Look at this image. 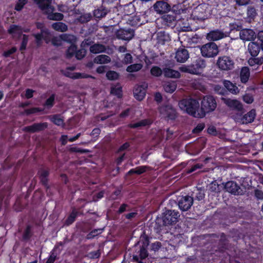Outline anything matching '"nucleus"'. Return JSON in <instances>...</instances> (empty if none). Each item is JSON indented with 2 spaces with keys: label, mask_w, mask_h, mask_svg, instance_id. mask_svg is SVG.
I'll return each mask as SVG.
<instances>
[{
  "label": "nucleus",
  "mask_w": 263,
  "mask_h": 263,
  "mask_svg": "<svg viewBox=\"0 0 263 263\" xmlns=\"http://www.w3.org/2000/svg\"><path fill=\"white\" fill-rule=\"evenodd\" d=\"M179 107L189 115L195 118H200V104L196 99H183L179 102Z\"/></svg>",
  "instance_id": "f257e3e1"
},
{
  "label": "nucleus",
  "mask_w": 263,
  "mask_h": 263,
  "mask_svg": "<svg viewBox=\"0 0 263 263\" xmlns=\"http://www.w3.org/2000/svg\"><path fill=\"white\" fill-rule=\"evenodd\" d=\"M135 11L134 6L130 3L116 5V26L125 24V19L130 17Z\"/></svg>",
  "instance_id": "f03ea898"
},
{
  "label": "nucleus",
  "mask_w": 263,
  "mask_h": 263,
  "mask_svg": "<svg viewBox=\"0 0 263 263\" xmlns=\"http://www.w3.org/2000/svg\"><path fill=\"white\" fill-rule=\"evenodd\" d=\"M180 217L179 213L175 210H166L163 214L162 218L158 217L156 220L157 228H161L164 226L175 224Z\"/></svg>",
  "instance_id": "7ed1b4c3"
},
{
  "label": "nucleus",
  "mask_w": 263,
  "mask_h": 263,
  "mask_svg": "<svg viewBox=\"0 0 263 263\" xmlns=\"http://www.w3.org/2000/svg\"><path fill=\"white\" fill-rule=\"evenodd\" d=\"M217 107L215 98L211 95H206L202 98L200 107V118L204 117L207 114L213 112Z\"/></svg>",
  "instance_id": "20e7f679"
},
{
  "label": "nucleus",
  "mask_w": 263,
  "mask_h": 263,
  "mask_svg": "<svg viewBox=\"0 0 263 263\" xmlns=\"http://www.w3.org/2000/svg\"><path fill=\"white\" fill-rule=\"evenodd\" d=\"M206 63L204 60L198 58L193 61L191 64L185 68L184 71L193 74H200L205 67Z\"/></svg>",
  "instance_id": "39448f33"
},
{
  "label": "nucleus",
  "mask_w": 263,
  "mask_h": 263,
  "mask_svg": "<svg viewBox=\"0 0 263 263\" xmlns=\"http://www.w3.org/2000/svg\"><path fill=\"white\" fill-rule=\"evenodd\" d=\"M201 55L206 58H213L216 56L219 49L217 45L214 42H210L202 45L200 47Z\"/></svg>",
  "instance_id": "423d86ee"
},
{
  "label": "nucleus",
  "mask_w": 263,
  "mask_h": 263,
  "mask_svg": "<svg viewBox=\"0 0 263 263\" xmlns=\"http://www.w3.org/2000/svg\"><path fill=\"white\" fill-rule=\"evenodd\" d=\"M208 6L205 3H202L195 7L192 14V16L194 20L203 21L208 18Z\"/></svg>",
  "instance_id": "0eeeda50"
},
{
  "label": "nucleus",
  "mask_w": 263,
  "mask_h": 263,
  "mask_svg": "<svg viewBox=\"0 0 263 263\" xmlns=\"http://www.w3.org/2000/svg\"><path fill=\"white\" fill-rule=\"evenodd\" d=\"M216 64L220 70L228 71L234 68L235 63L230 56L222 55L218 57Z\"/></svg>",
  "instance_id": "6e6552de"
},
{
  "label": "nucleus",
  "mask_w": 263,
  "mask_h": 263,
  "mask_svg": "<svg viewBox=\"0 0 263 263\" xmlns=\"http://www.w3.org/2000/svg\"><path fill=\"white\" fill-rule=\"evenodd\" d=\"M160 115L167 120H175L177 117L176 110L171 105H164L158 108Z\"/></svg>",
  "instance_id": "1a4fd4ad"
},
{
  "label": "nucleus",
  "mask_w": 263,
  "mask_h": 263,
  "mask_svg": "<svg viewBox=\"0 0 263 263\" xmlns=\"http://www.w3.org/2000/svg\"><path fill=\"white\" fill-rule=\"evenodd\" d=\"M76 69L75 66H71L67 67L65 70L62 71L63 74L66 77L69 78L73 80L79 79H87V78H92L95 79V77L90 75L89 74H87L85 73H81V72H71L70 71H73Z\"/></svg>",
  "instance_id": "9d476101"
},
{
  "label": "nucleus",
  "mask_w": 263,
  "mask_h": 263,
  "mask_svg": "<svg viewBox=\"0 0 263 263\" xmlns=\"http://www.w3.org/2000/svg\"><path fill=\"white\" fill-rule=\"evenodd\" d=\"M36 27L37 29L41 30V32L34 34L33 35L37 45L40 46L42 43V40H46V36L49 35L50 32L48 29L44 28V24L42 23L36 22Z\"/></svg>",
  "instance_id": "9b49d317"
},
{
  "label": "nucleus",
  "mask_w": 263,
  "mask_h": 263,
  "mask_svg": "<svg viewBox=\"0 0 263 263\" xmlns=\"http://www.w3.org/2000/svg\"><path fill=\"white\" fill-rule=\"evenodd\" d=\"M119 27V29H116V38L129 41L134 37L135 32L133 29L130 28L123 27L122 25H121Z\"/></svg>",
  "instance_id": "f8f14e48"
},
{
  "label": "nucleus",
  "mask_w": 263,
  "mask_h": 263,
  "mask_svg": "<svg viewBox=\"0 0 263 263\" xmlns=\"http://www.w3.org/2000/svg\"><path fill=\"white\" fill-rule=\"evenodd\" d=\"M125 24L129 25L131 26L139 27L147 22L144 15H135L131 16L129 18H125Z\"/></svg>",
  "instance_id": "ddd939ff"
},
{
  "label": "nucleus",
  "mask_w": 263,
  "mask_h": 263,
  "mask_svg": "<svg viewBox=\"0 0 263 263\" xmlns=\"http://www.w3.org/2000/svg\"><path fill=\"white\" fill-rule=\"evenodd\" d=\"M153 9L157 13L162 14L168 12L171 9V5L164 0L157 1L153 5Z\"/></svg>",
  "instance_id": "4468645a"
},
{
  "label": "nucleus",
  "mask_w": 263,
  "mask_h": 263,
  "mask_svg": "<svg viewBox=\"0 0 263 263\" xmlns=\"http://www.w3.org/2000/svg\"><path fill=\"white\" fill-rule=\"evenodd\" d=\"M47 127L48 123L47 122L34 123L31 125L25 126L23 130L26 133H35L43 131Z\"/></svg>",
  "instance_id": "2eb2a0df"
},
{
  "label": "nucleus",
  "mask_w": 263,
  "mask_h": 263,
  "mask_svg": "<svg viewBox=\"0 0 263 263\" xmlns=\"http://www.w3.org/2000/svg\"><path fill=\"white\" fill-rule=\"evenodd\" d=\"M193 203V198L189 196L180 197L178 200V204L180 209L183 211L190 209Z\"/></svg>",
  "instance_id": "dca6fc26"
},
{
  "label": "nucleus",
  "mask_w": 263,
  "mask_h": 263,
  "mask_svg": "<svg viewBox=\"0 0 263 263\" xmlns=\"http://www.w3.org/2000/svg\"><path fill=\"white\" fill-rule=\"evenodd\" d=\"M224 103L231 110L243 113V108L241 103L236 99H224Z\"/></svg>",
  "instance_id": "f3484780"
},
{
  "label": "nucleus",
  "mask_w": 263,
  "mask_h": 263,
  "mask_svg": "<svg viewBox=\"0 0 263 263\" xmlns=\"http://www.w3.org/2000/svg\"><path fill=\"white\" fill-rule=\"evenodd\" d=\"M240 39L245 41H254L256 37V33L252 29H243L239 32Z\"/></svg>",
  "instance_id": "a211bd4d"
},
{
  "label": "nucleus",
  "mask_w": 263,
  "mask_h": 263,
  "mask_svg": "<svg viewBox=\"0 0 263 263\" xmlns=\"http://www.w3.org/2000/svg\"><path fill=\"white\" fill-rule=\"evenodd\" d=\"M242 114L243 113H240L238 119H240L239 122L242 124H247L254 121L256 117V111L255 109H253L247 114L243 115H242Z\"/></svg>",
  "instance_id": "6ab92c4d"
},
{
  "label": "nucleus",
  "mask_w": 263,
  "mask_h": 263,
  "mask_svg": "<svg viewBox=\"0 0 263 263\" xmlns=\"http://www.w3.org/2000/svg\"><path fill=\"white\" fill-rule=\"evenodd\" d=\"M189 58V51L184 48H179L175 55L177 61L180 63L185 62Z\"/></svg>",
  "instance_id": "aec40b11"
},
{
  "label": "nucleus",
  "mask_w": 263,
  "mask_h": 263,
  "mask_svg": "<svg viewBox=\"0 0 263 263\" xmlns=\"http://www.w3.org/2000/svg\"><path fill=\"white\" fill-rule=\"evenodd\" d=\"M153 123V121L149 118L142 119L137 122L130 123L128 126L130 128H137L140 127L149 126Z\"/></svg>",
  "instance_id": "412c9836"
},
{
  "label": "nucleus",
  "mask_w": 263,
  "mask_h": 263,
  "mask_svg": "<svg viewBox=\"0 0 263 263\" xmlns=\"http://www.w3.org/2000/svg\"><path fill=\"white\" fill-rule=\"evenodd\" d=\"M135 98L139 101H142L146 95V89L142 85H138L133 90Z\"/></svg>",
  "instance_id": "4be33fe9"
},
{
  "label": "nucleus",
  "mask_w": 263,
  "mask_h": 263,
  "mask_svg": "<svg viewBox=\"0 0 263 263\" xmlns=\"http://www.w3.org/2000/svg\"><path fill=\"white\" fill-rule=\"evenodd\" d=\"M247 21L249 23H252L254 21L257 15V11L256 8L253 6H249L247 9Z\"/></svg>",
  "instance_id": "5701e85b"
},
{
  "label": "nucleus",
  "mask_w": 263,
  "mask_h": 263,
  "mask_svg": "<svg viewBox=\"0 0 263 263\" xmlns=\"http://www.w3.org/2000/svg\"><path fill=\"white\" fill-rule=\"evenodd\" d=\"M248 51L253 57H256L258 55L260 50L259 44L256 42H251L248 46Z\"/></svg>",
  "instance_id": "b1692460"
},
{
  "label": "nucleus",
  "mask_w": 263,
  "mask_h": 263,
  "mask_svg": "<svg viewBox=\"0 0 263 263\" xmlns=\"http://www.w3.org/2000/svg\"><path fill=\"white\" fill-rule=\"evenodd\" d=\"M226 190L232 194H238L239 193V186L234 181H229L225 185Z\"/></svg>",
  "instance_id": "393cba45"
},
{
  "label": "nucleus",
  "mask_w": 263,
  "mask_h": 263,
  "mask_svg": "<svg viewBox=\"0 0 263 263\" xmlns=\"http://www.w3.org/2000/svg\"><path fill=\"white\" fill-rule=\"evenodd\" d=\"M223 37V32L219 30L211 31L207 35L208 39L213 41L219 40Z\"/></svg>",
  "instance_id": "a878e982"
},
{
  "label": "nucleus",
  "mask_w": 263,
  "mask_h": 263,
  "mask_svg": "<svg viewBox=\"0 0 263 263\" xmlns=\"http://www.w3.org/2000/svg\"><path fill=\"white\" fill-rule=\"evenodd\" d=\"M223 84L226 90H227V92L229 91L235 95L239 92L238 88L230 81L225 80L223 81Z\"/></svg>",
  "instance_id": "bb28decb"
},
{
  "label": "nucleus",
  "mask_w": 263,
  "mask_h": 263,
  "mask_svg": "<svg viewBox=\"0 0 263 263\" xmlns=\"http://www.w3.org/2000/svg\"><path fill=\"white\" fill-rule=\"evenodd\" d=\"M164 76L170 78H179L180 77V72L170 68H163Z\"/></svg>",
  "instance_id": "cd10ccee"
},
{
  "label": "nucleus",
  "mask_w": 263,
  "mask_h": 263,
  "mask_svg": "<svg viewBox=\"0 0 263 263\" xmlns=\"http://www.w3.org/2000/svg\"><path fill=\"white\" fill-rule=\"evenodd\" d=\"M250 72L248 67H243L241 69L240 73V81L242 83H246L250 78Z\"/></svg>",
  "instance_id": "c85d7f7f"
},
{
  "label": "nucleus",
  "mask_w": 263,
  "mask_h": 263,
  "mask_svg": "<svg viewBox=\"0 0 263 263\" xmlns=\"http://www.w3.org/2000/svg\"><path fill=\"white\" fill-rule=\"evenodd\" d=\"M110 58L105 54H101L97 56L93 59L94 63L102 64H107L110 62Z\"/></svg>",
  "instance_id": "c756f323"
},
{
  "label": "nucleus",
  "mask_w": 263,
  "mask_h": 263,
  "mask_svg": "<svg viewBox=\"0 0 263 263\" xmlns=\"http://www.w3.org/2000/svg\"><path fill=\"white\" fill-rule=\"evenodd\" d=\"M52 28L55 31L59 32H66L68 30L67 25L61 22L53 23L52 24Z\"/></svg>",
  "instance_id": "7c9ffc66"
},
{
  "label": "nucleus",
  "mask_w": 263,
  "mask_h": 263,
  "mask_svg": "<svg viewBox=\"0 0 263 263\" xmlns=\"http://www.w3.org/2000/svg\"><path fill=\"white\" fill-rule=\"evenodd\" d=\"M89 50L90 52L97 54L105 52L106 50V47L102 44H95L90 46Z\"/></svg>",
  "instance_id": "2f4dec72"
},
{
  "label": "nucleus",
  "mask_w": 263,
  "mask_h": 263,
  "mask_svg": "<svg viewBox=\"0 0 263 263\" xmlns=\"http://www.w3.org/2000/svg\"><path fill=\"white\" fill-rule=\"evenodd\" d=\"M48 119L51 122L56 125L60 126L64 124V119L61 117V115L55 114L48 116Z\"/></svg>",
  "instance_id": "473e14b6"
},
{
  "label": "nucleus",
  "mask_w": 263,
  "mask_h": 263,
  "mask_svg": "<svg viewBox=\"0 0 263 263\" xmlns=\"http://www.w3.org/2000/svg\"><path fill=\"white\" fill-rule=\"evenodd\" d=\"M163 22L168 26H174L176 22V16L171 14H165L162 16Z\"/></svg>",
  "instance_id": "72a5a7b5"
},
{
  "label": "nucleus",
  "mask_w": 263,
  "mask_h": 263,
  "mask_svg": "<svg viewBox=\"0 0 263 263\" xmlns=\"http://www.w3.org/2000/svg\"><path fill=\"white\" fill-rule=\"evenodd\" d=\"M248 62L249 65L251 66H255L256 65H261L263 64V57L256 58V57H252L249 58Z\"/></svg>",
  "instance_id": "f704fd0d"
},
{
  "label": "nucleus",
  "mask_w": 263,
  "mask_h": 263,
  "mask_svg": "<svg viewBox=\"0 0 263 263\" xmlns=\"http://www.w3.org/2000/svg\"><path fill=\"white\" fill-rule=\"evenodd\" d=\"M77 50V47L74 44H72L67 49L66 52V58L70 59L72 58L74 55H76V53Z\"/></svg>",
  "instance_id": "c9c22d12"
},
{
  "label": "nucleus",
  "mask_w": 263,
  "mask_h": 263,
  "mask_svg": "<svg viewBox=\"0 0 263 263\" xmlns=\"http://www.w3.org/2000/svg\"><path fill=\"white\" fill-rule=\"evenodd\" d=\"M143 67V65L141 63H136L131 64L126 68V71L128 72H137L140 70Z\"/></svg>",
  "instance_id": "e433bc0d"
},
{
  "label": "nucleus",
  "mask_w": 263,
  "mask_h": 263,
  "mask_svg": "<svg viewBox=\"0 0 263 263\" xmlns=\"http://www.w3.org/2000/svg\"><path fill=\"white\" fill-rule=\"evenodd\" d=\"M150 73L154 77H159L163 73V69L162 70L159 66H153L150 70Z\"/></svg>",
  "instance_id": "4c0bfd02"
},
{
  "label": "nucleus",
  "mask_w": 263,
  "mask_h": 263,
  "mask_svg": "<svg viewBox=\"0 0 263 263\" xmlns=\"http://www.w3.org/2000/svg\"><path fill=\"white\" fill-rule=\"evenodd\" d=\"M47 18L50 20L62 21L64 18V15L59 12L50 13L48 14Z\"/></svg>",
  "instance_id": "58836bf2"
},
{
  "label": "nucleus",
  "mask_w": 263,
  "mask_h": 263,
  "mask_svg": "<svg viewBox=\"0 0 263 263\" xmlns=\"http://www.w3.org/2000/svg\"><path fill=\"white\" fill-rule=\"evenodd\" d=\"M45 1L46 0H34V2L42 10H45L49 8V3L50 2L49 1V3H45Z\"/></svg>",
  "instance_id": "ea45409f"
},
{
  "label": "nucleus",
  "mask_w": 263,
  "mask_h": 263,
  "mask_svg": "<svg viewBox=\"0 0 263 263\" xmlns=\"http://www.w3.org/2000/svg\"><path fill=\"white\" fill-rule=\"evenodd\" d=\"M214 90L216 93L221 96H226L228 94L227 90L225 87H222L219 85H216L214 86Z\"/></svg>",
  "instance_id": "a19ab883"
},
{
  "label": "nucleus",
  "mask_w": 263,
  "mask_h": 263,
  "mask_svg": "<svg viewBox=\"0 0 263 263\" xmlns=\"http://www.w3.org/2000/svg\"><path fill=\"white\" fill-rule=\"evenodd\" d=\"M55 95L52 94L45 101L44 105L48 108L53 107L54 104Z\"/></svg>",
  "instance_id": "79ce46f5"
},
{
  "label": "nucleus",
  "mask_w": 263,
  "mask_h": 263,
  "mask_svg": "<svg viewBox=\"0 0 263 263\" xmlns=\"http://www.w3.org/2000/svg\"><path fill=\"white\" fill-rule=\"evenodd\" d=\"M27 3L28 0H17L16 2L14 9L17 11H21Z\"/></svg>",
  "instance_id": "37998d69"
},
{
  "label": "nucleus",
  "mask_w": 263,
  "mask_h": 263,
  "mask_svg": "<svg viewBox=\"0 0 263 263\" xmlns=\"http://www.w3.org/2000/svg\"><path fill=\"white\" fill-rule=\"evenodd\" d=\"M106 14V10L104 9H98L97 10H95L93 12L94 16L98 18H101L105 16Z\"/></svg>",
  "instance_id": "c03bdc74"
},
{
  "label": "nucleus",
  "mask_w": 263,
  "mask_h": 263,
  "mask_svg": "<svg viewBox=\"0 0 263 263\" xmlns=\"http://www.w3.org/2000/svg\"><path fill=\"white\" fill-rule=\"evenodd\" d=\"M17 31H22L21 27L16 25H11L8 30V33L13 34L15 33Z\"/></svg>",
  "instance_id": "a18cd8bd"
},
{
  "label": "nucleus",
  "mask_w": 263,
  "mask_h": 263,
  "mask_svg": "<svg viewBox=\"0 0 263 263\" xmlns=\"http://www.w3.org/2000/svg\"><path fill=\"white\" fill-rule=\"evenodd\" d=\"M28 42V36L26 34H24L23 35V38L20 50L21 51L25 50L26 49V47Z\"/></svg>",
  "instance_id": "49530a36"
},
{
  "label": "nucleus",
  "mask_w": 263,
  "mask_h": 263,
  "mask_svg": "<svg viewBox=\"0 0 263 263\" xmlns=\"http://www.w3.org/2000/svg\"><path fill=\"white\" fill-rule=\"evenodd\" d=\"M164 88L166 92L171 93L176 90V85L175 83H168L164 86Z\"/></svg>",
  "instance_id": "de8ad7c7"
},
{
  "label": "nucleus",
  "mask_w": 263,
  "mask_h": 263,
  "mask_svg": "<svg viewBox=\"0 0 263 263\" xmlns=\"http://www.w3.org/2000/svg\"><path fill=\"white\" fill-rule=\"evenodd\" d=\"M147 169V167L146 166H139L137 167L135 169L131 170L130 171H129L128 173L129 174H132L134 173L138 175H140L146 171Z\"/></svg>",
  "instance_id": "09e8293b"
},
{
  "label": "nucleus",
  "mask_w": 263,
  "mask_h": 263,
  "mask_svg": "<svg viewBox=\"0 0 263 263\" xmlns=\"http://www.w3.org/2000/svg\"><path fill=\"white\" fill-rule=\"evenodd\" d=\"M123 55L122 62L124 64H127L132 63L133 57L130 53H125Z\"/></svg>",
  "instance_id": "8fccbe9b"
},
{
  "label": "nucleus",
  "mask_w": 263,
  "mask_h": 263,
  "mask_svg": "<svg viewBox=\"0 0 263 263\" xmlns=\"http://www.w3.org/2000/svg\"><path fill=\"white\" fill-rule=\"evenodd\" d=\"M209 189L212 192H216L219 190V185L216 181H214L209 184Z\"/></svg>",
  "instance_id": "3c124183"
},
{
  "label": "nucleus",
  "mask_w": 263,
  "mask_h": 263,
  "mask_svg": "<svg viewBox=\"0 0 263 263\" xmlns=\"http://www.w3.org/2000/svg\"><path fill=\"white\" fill-rule=\"evenodd\" d=\"M204 127L205 124L204 123H198L196 125V126L193 129L192 133L193 134H199L202 131Z\"/></svg>",
  "instance_id": "603ef678"
},
{
  "label": "nucleus",
  "mask_w": 263,
  "mask_h": 263,
  "mask_svg": "<svg viewBox=\"0 0 263 263\" xmlns=\"http://www.w3.org/2000/svg\"><path fill=\"white\" fill-rule=\"evenodd\" d=\"M103 229H99L92 231L88 235L87 238L91 239L93 238L94 237L97 236L98 235L101 234L103 232Z\"/></svg>",
  "instance_id": "864d4df0"
},
{
  "label": "nucleus",
  "mask_w": 263,
  "mask_h": 263,
  "mask_svg": "<svg viewBox=\"0 0 263 263\" xmlns=\"http://www.w3.org/2000/svg\"><path fill=\"white\" fill-rule=\"evenodd\" d=\"M70 151L72 152L79 153L81 154L87 153L89 152L88 149H83L76 146L71 147Z\"/></svg>",
  "instance_id": "5fc2aeb1"
},
{
  "label": "nucleus",
  "mask_w": 263,
  "mask_h": 263,
  "mask_svg": "<svg viewBox=\"0 0 263 263\" xmlns=\"http://www.w3.org/2000/svg\"><path fill=\"white\" fill-rule=\"evenodd\" d=\"M91 19V16L88 15H81L78 18V20L81 23H86L89 22Z\"/></svg>",
  "instance_id": "6e6d98bb"
},
{
  "label": "nucleus",
  "mask_w": 263,
  "mask_h": 263,
  "mask_svg": "<svg viewBox=\"0 0 263 263\" xmlns=\"http://www.w3.org/2000/svg\"><path fill=\"white\" fill-rule=\"evenodd\" d=\"M17 50V48L16 47H13L11 49L5 51L3 53V56L5 58H8L10 57V55L14 53H15Z\"/></svg>",
  "instance_id": "4d7b16f0"
},
{
  "label": "nucleus",
  "mask_w": 263,
  "mask_h": 263,
  "mask_svg": "<svg viewBox=\"0 0 263 263\" xmlns=\"http://www.w3.org/2000/svg\"><path fill=\"white\" fill-rule=\"evenodd\" d=\"M41 109L38 107H32L30 108L26 109L25 110V112L27 115H30L38 112H40Z\"/></svg>",
  "instance_id": "13d9d810"
},
{
  "label": "nucleus",
  "mask_w": 263,
  "mask_h": 263,
  "mask_svg": "<svg viewBox=\"0 0 263 263\" xmlns=\"http://www.w3.org/2000/svg\"><path fill=\"white\" fill-rule=\"evenodd\" d=\"M51 43L55 46H60L62 45V40L60 37L54 36L51 39Z\"/></svg>",
  "instance_id": "bf43d9fd"
},
{
  "label": "nucleus",
  "mask_w": 263,
  "mask_h": 263,
  "mask_svg": "<svg viewBox=\"0 0 263 263\" xmlns=\"http://www.w3.org/2000/svg\"><path fill=\"white\" fill-rule=\"evenodd\" d=\"M139 253L140 257L141 259L145 258L148 255L147 250L143 246L140 248Z\"/></svg>",
  "instance_id": "052dcab7"
},
{
  "label": "nucleus",
  "mask_w": 263,
  "mask_h": 263,
  "mask_svg": "<svg viewBox=\"0 0 263 263\" xmlns=\"http://www.w3.org/2000/svg\"><path fill=\"white\" fill-rule=\"evenodd\" d=\"M194 193H195V192ZM195 194L196 196L195 198L198 200H202L204 198V193L202 190H197Z\"/></svg>",
  "instance_id": "680f3d73"
},
{
  "label": "nucleus",
  "mask_w": 263,
  "mask_h": 263,
  "mask_svg": "<svg viewBox=\"0 0 263 263\" xmlns=\"http://www.w3.org/2000/svg\"><path fill=\"white\" fill-rule=\"evenodd\" d=\"M242 29V26L240 25H238L236 23L234 24H230V30L231 31H239L241 30Z\"/></svg>",
  "instance_id": "e2e57ef3"
},
{
  "label": "nucleus",
  "mask_w": 263,
  "mask_h": 263,
  "mask_svg": "<svg viewBox=\"0 0 263 263\" xmlns=\"http://www.w3.org/2000/svg\"><path fill=\"white\" fill-rule=\"evenodd\" d=\"M122 87L119 86V83H116V98L120 99L122 97Z\"/></svg>",
  "instance_id": "0e129e2a"
},
{
  "label": "nucleus",
  "mask_w": 263,
  "mask_h": 263,
  "mask_svg": "<svg viewBox=\"0 0 263 263\" xmlns=\"http://www.w3.org/2000/svg\"><path fill=\"white\" fill-rule=\"evenodd\" d=\"M48 175V172L47 171L42 170L40 172V177L43 182L45 183L46 181V177Z\"/></svg>",
  "instance_id": "69168bd1"
},
{
  "label": "nucleus",
  "mask_w": 263,
  "mask_h": 263,
  "mask_svg": "<svg viewBox=\"0 0 263 263\" xmlns=\"http://www.w3.org/2000/svg\"><path fill=\"white\" fill-rule=\"evenodd\" d=\"M101 130L99 128H95L90 133V136L93 138H98L100 134Z\"/></svg>",
  "instance_id": "338daca9"
},
{
  "label": "nucleus",
  "mask_w": 263,
  "mask_h": 263,
  "mask_svg": "<svg viewBox=\"0 0 263 263\" xmlns=\"http://www.w3.org/2000/svg\"><path fill=\"white\" fill-rule=\"evenodd\" d=\"M85 57V51L82 50H77L75 57L78 60H81Z\"/></svg>",
  "instance_id": "774afa93"
}]
</instances>
